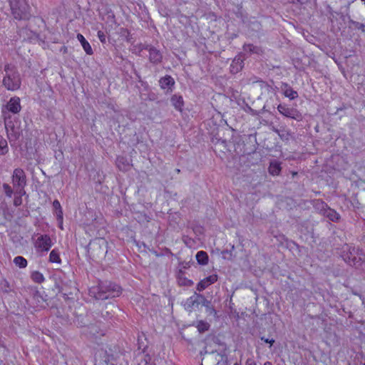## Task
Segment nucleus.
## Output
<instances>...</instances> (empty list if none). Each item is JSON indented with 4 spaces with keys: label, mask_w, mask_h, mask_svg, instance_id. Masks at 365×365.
<instances>
[{
    "label": "nucleus",
    "mask_w": 365,
    "mask_h": 365,
    "mask_svg": "<svg viewBox=\"0 0 365 365\" xmlns=\"http://www.w3.org/2000/svg\"><path fill=\"white\" fill-rule=\"evenodd\" d=\"M261 339L264 341L265 343L270 344V346H272L274 343V340L273 339H269L262 336L261 337Z\"/></svg>",
    "instance_id": "obj_41"
},
{
    "label": "nucleus",
    "mask_w": 365,
    "mask_h": 365,
    "mask_svg": "<svg viewBox=\"0 0 365 365\" xmlns=\"http://www.w3.org/2000/svg\"><path fill=\"white\" fill-rule=\"evenodd\" d=\"M217 274H212L209 277H207L202 279L197 285V289L199 292L203 291L209 285L214 284L217 280Z\"/></svg>",
    "instance_id": "obj_14"
},
{
    "label": "nucleus",
    "mask_w": 365,
    "mask_h": 365,
    "mask_svg": "<svg viewBox=\"0 0 365 365\" xmlns=\"http://www.w3.org/2000/svg\"><path fill=\"white\" fill-rule=\"evenodd\" d=\"M6 108L14 114L19 113L21 109L20 98L16 96L11 98L6 105Z\"/></svg>",
    "instance_id": "obj_13"
},
{
    "label": "nucleus",
    "mask_w": 365,
    "mask_h": 365,
    "mask_svg": "<svg viewBox=\"0 0 365 365\" xmlns=\"http://www.w3.org/2000/svg\"><path fill=\"white\" fill-rule=\"evenodd\" d=\"M14 204L16 206H19L21 204V196L19 195V197H15Z\"/></svg>",
    "instance_id": "obj_42"
},
{
    "label": "nucleus",
    "mask_w": 365,
    "mask_h": 365,
    "mask_svg": "<svg viewBox=\"0 0 365 365\" xmlns=\"http://www.w3.org/2000/svg\"><path fill=\"white\" fill-rule=\"evenodd\" d=\"M142 50H146L149 53V61L155 65H158L162 62L163 54L160 50L157 49L152 45H143Z\"/></svg>",
    "instance_id": "obj_9"
},
{
    "label": "nucleus",
    "mask_w": 365,
    "mask_h": 365,
    "mask_svg": "<svg viewBox=\"0 0 365 365\" xmlns=\"http://www.w3.org/2000/svg\"><path fill=\"white\" fill-rule=\"evenodd\" d=\"M245 365H257L256 363L252 359H247Z\"/></svg>",
    "instance_id": "obj_43"
},
{
    "label": "nucleus",
    "mask_w": 365,
    "mask_h": 365,
    "mask_svg": "<svg viewBox=\"0 0 365 365\" xmlns=\"http://www.w3.org/2000/svg\"><path fill=\"white\" fill-rule=\"evenodd\" d=\"M9 152L6 140L0 135V155H6Z\"/></svg>",
    "instance_id": "obj_30"
},
{
    "label": "nucleus",
    "mask_w": 365,
    "mask_h": 365,
    "mask_svg": "<svg viewBox=\"0 0 365 365\" xmlns=\"http://www.w3.org/2000/svg\"><path fill=\"white\" fill-rule=\"evenodd\" d=\"M342 250L343 251L341 256L344 254L348 255V256L351 257H353L354 255H364L362 250H360L359 248H355L354 247H351L349 245H344Z\"/></svg>",
    "instance_id": "obj_16"
},
{
    "label": "nucleus",
    "mask_w": 365,
    "mask_h": 365,
    "mask_svg": "<svg viewBox=\"0 0 365 365\" xmlns=\"http://www.w3.org/2000/svg\"><path fill=\"white\" fill-rule=\"evenodd\" d=\"M159 84L162 89H171L175 85V81L172 76L166 75L159 80Z\"/></svg>",
    "instance_id": "obj_17"
},
{
    "label": "nucleus",
    "mask_w": 365,
    "mask_h": 365,
    "mask_svg": "<svg viewBox=\"0 0 365 365\" xmlns=\"http://www.w3.org/2000/svg\"><path fill=\"white\" fill-rule=\"evenodd\" d=\"M253 83H259V87L268 93L274 91L273 88L262 80H256L254 81Z\"/></svg>",
    "instance_id": "obj_31"
},
{
    "label": "nucleus",
    "mask_w": 365,
    "mask_h": 365,
    "mask_svg": "<svg viewBox=\"0 0 365 365\" xmlns=\"http://www.w3.org/2000/svg\"><path fill=\"white\" fill-rule=\"evenodd\" d=\"M273 131L280 135L279 130L277 128H273Z\"/></svg>",
    "instance_id": "obj_44"
},
{
    "label": "nucleus",
    "mask_w": 365,
    "mask_h": 365,
    "mask_svg": "<svg viewBox=\"0 0 365 365\" xmlns=\"http://www.w3.org/2000/svg\"><path fill=\"white\" fill-rule=\"evenodd\" d=\"M196 259L201 265H205L208 263V255L205 251H199L196 254Z\"/></svg>",
    "instance_id": "obj_24"
},
{
    "label": "nucleus",
    "mask_w": 365,
    "mask_h": 365,
    "mask_svg": "<svg viewBox=\"0 0 365 365\" xmlns=\"http://www.w3.org/2000/svg\"><path fill=\"white\" fill-rule=\"evenodd\" d=\"M178 282L180 286L191 287L193 284V282L188 279L184 276L182 271H180L178 276Z\"/></svg>",
    "instance_id": "obj_23"
},
{
    "label": "nucleus",
    "mask_w": 365,
    "mask_h": 365,
    "mask_svg": "<svg viewBox=\"0 0 365 365\" xmlns=\"http://www.w3.org/2000/svg\"><path fill=\"white\" fill-rule=\"evenodd\" d=\"M233 365H241L240 362H235Z\"/></svg>",
    "instance_id": "obj_46"
},
{
    "label": "nucleus",
    "mask_w": 365,
    "mask_h": 365,
    "mask_svg": "<svg viewBox=\"0 0 365 365\" xmlns=\"http://www.w3.org/2000/svg\"><path fill=\"white\" fill-rule=\"evenodd\" d=\"M344 260L349 265L353 266L356 268H359L364 263V255H354L353 257H349L348 255L344 254L342 255Z\"/></svg>",
    "instance_id": "obj_12"
},
{
    "label": "nucleus",
    "mask_w": 365,
    "mask_h": 365,
    "mask_svg": "<svg viewBox=\"0 0 365 365\" xmlns=\"http://www.w3.org/2000/svg\"><path fill=\"white\" fill-rule=\"evenodd\" d=\"M11 13L16 20H28L31 18L30 6L25 0H8Z\"/></svg>",
    "instance_id": "obj_3"
},
{
    "label": "nucleus",
    "mask_w": 365,
    "mask_h": 365,
    "mask_svg": "<svg viewBox=\"0 0 365 365\" xmlns=\"http://www.w3.org/2000/svg\"><path fill=\"white\" fill-rule=\"evenodd\" d=\"M115 164L118 168L121 171H126L130 168L128 161L123 156L117 157Z\"/></svg>",
    "instance_id": "obj_20"
},
{
    "label": "nucleus",
    "mask_w": 365,
    "mask_h": 365,
    "mask_svg": "<svg viewBox=\"0 0 365 365\" xmlns=\"http://www.w3.org/2000/svg\"><path fill=\"white\" fill-rule=\"evenodd\" d=\"M289 3L294 4H304L308 2L309 0H287Z\"/></svg>",
    "instance_id": "obj_38"
},
{
    "label": "nucleus",
    "mask_w": 365,
    "mask_h": 365,
    "mask_svg": "<svg viewBox=\"0 0 365 365\" xmlns=\"http://www.w3.org/2000/svg\"><path fill=\"white\" fill-rule=\"evenodd\" d=\"M172 105L179 111H182L184 106L183 98L181 96L175 94L171 97Z\"/></svg>",
    "instance_id": "obj_19"
},
{
    "label": "nucleus",
    "mask_w": 365,
    "mask_h": 365,
    "mask_svg": "<svg viewBox=\"0 0 365 365\" xmlns=\"http://www.w3.org/2000/svg\"><path fill=\"white\" fill-rule=\"evenodd\" d=\"M97 36L102 43H105L106 42V36L103 31H98Z\"/></svg>",
    "instance_id": "obj_36"
},
{
    "label": "nucleus",
    "mask_w": 365,
    "mask_h": 365,
    "mask_svg": "<svg viewBox=\"0 0 365 365\" xmlns=\"http://www.w3.org/2000/svg\"><path fill=\"white\" fill-rule=\"evenodd\" d=\"M244 66V60L242 58L241 56H236L231 65H230V72L232 73H237L240 72Z\"/></svg>",
    "instance_id": "obj_15"
},
{
    "label": "nucleus",
    "mask_w": 365,
    "mask_h": 365,
    "mask_svg": "<svg viewBox=\"0 0 365 365\" xmlns=\"http://www.w3.org/2000/svg\"><path fill=\"white\" fill-rule=\"evenodd\" d=\"M0 348H1V346L0 345ZM2 348H4V346H2Z\"/></svg>",
    "instance_id": "obj_50"
},
{
    "label": "nucleus",
    "mask_w": 365,
    "mask_h": 365,
    "mask_svg": "<svg viewBox=\"0 0 365 365\" xmlns=\"http://www.w3.org/2000/svg\"><path fill=\"white\" fill-rule=\"evenodd\" d=\"M31 278L34 282L38 283V284L43 282L45 280V278H44L43 274L38 271L32 272L31 274Z\"/></svg>",
    "instance_id": "obj_27"
},
{
    "label": "nucleus",
    "mask_w": 365,
    "mask_h": 365,
    "mask_svg": "<svg viewBox=\"0 0 365 365\" xmlns=\"http://www.w3.org/2000/svg\"><path fill=\"white\" fill-rule=\"evenodd\" d=\"M13 285L6 279L0 281V292L4 294H9L13 291Z\"/></svg>",
    "instance_id": "obj_22"
},
{
    "label": "nucleus",
    "mask_w": 365,
    "mask_h": 365,
    "mask_svg": "<svg viewBox=\"0 0 365 365\" xmlns=\"http://www.w3.org/2000/svg\"><path fill=\"white\" fill-rule=\"evenodd\" d=\"M53 207L55 210L61 209V204L58 200H55L53 202Z\"/></svg>",
    "instance_id": "obj_39"
},
{
    "label": "nucleus",
    "mask_w": 365,
    "mask_h": 365,
    "mask_svg": "<svg viewBox=\"0 0 365 365\" xmlns=\"http://www.w3.org/2000/svg\"><path fill=\"white\" fill-rule=\"evenodd\" d=\"M121 292L120 287L111 282H101L98 286L93 287L89 290L90 294L98 300L119 297Z\"/></svg>",
    "instance_id": "obj_1"
},
{
    "label": "nucleus",
    "mask_w": 365,
    "mask_h": 365,
    "mask_svg": "<svg viewBox=\"0 0 365 365\" xmlns=\"http://www.w3.org/2000/svg\"><path fill=\"white\" fill-rule=\"evenodd\" d=\"M277 110L280 114L287 118L297 121H301L303 119L302 114L297 108L289 107L285 104L278 105Z\"/></svg>",
    "instance_id": "obj_6"
},
{
    "label": "nucleus",
    "mask_w": 365,
    "mask_h": 365,
    "mask_svg": "<svg viewBox=\"0 0 365 365\" xmlns=\"http://www.w3.org/2000/svg\"><path fill=\"white\" fill-rule=\"evenodd\" d=\"M284 94L286 97H288L289 99L293 100L298 97V93L297 91H294L292 88L288 87L284 92Z\"/></svg>",
    "instance_id": "obj_32"
},
{
    "label": "nucleus",
    "mask_w": 365,
    "mask_h": 365,
    "mask_svg": "<svg viewBox=\"0 0 365 365\" xmlns=\"http://www.w3.org/2000/svg\"><path fill=\"white\" fill-rule=\"evenodd\" d=\"M49 262L52 263L61 264L60 252L58 249H53L49 255Z\"/></svg>",
    "instance_id": "obj_25"
},
{
    "label": "nucleus",
    "mask_w": 365,
    "mask_h": 365,
    "mask_svg": "<svg viewBox=\"0 0 365 365\" xmlns=\"http://www.w3.org/2000/svg\"><path fill=\"white\" fill-rule=\"evenodd\" d=\"M52 245V241L49 235H41L36 240L35 247L41 252H48Z\"/></svg>",
    "instance_id": "obj_11"
},
{
    "label": "nucleus",
    "mask_w": 365,
    "mask_h": 365,
    "mask_svg": "<svg viewBox=\"0 0 365 365\" xmlns=\"http://www.w3.org/2000/svg\"><path fill=\"white\" fill-rule=\"evenodd\" d=\"M269 173L272 175H278L281 171V166L277 162H272L269 166Z\"/></svg>",
    "instance_id": "obj_26"
},
{
    "label": "nucleus",
    "mask_w": 365,
    "mask_h": 365,
    "mask_svg": "<svg viewBox=\"0 0 365 365\" xmlns=\"http://www.w3.org/2000/svg\"><path fill=\"white\" fill-rule=\"evenodd\" d=\"M243 50L245 52L250 53V54L256 53V54L260 55L263 53L262 49L260 47L254 46L253 44H251V43L245 44L243 46Z\"/></svg>",
    "instance_id": "obj_21"
},
{
    "label": "nucleus",
    "mask_w": 365,
    "mask_h": 365,
    "mask_svg": "<svg viewBox=\"0 0 365 365\" xmlns=\"http://www.w3.org/2000/svg\"><path fill=\"white\" fill-rule=\"evenodd\" d=\"M112 311L113 310H110L109 307L106 306V309L102 311V317L106 320L110 319L113 317Z\"/></svg>",
    "instance_id": "obj_34"
},
{
    "label": "nucleus",
    "mask_w": 365,
    "mask_h": 365,
    "mask_svg": "<svg viewBox=\"0 0 365 365\" xmlns=\"http://www.w3.org/2000/svg\"><path fill=\"white\" fill-rule=\"evenodd\" d=\"M91 249L94 256L104 257L108 252V242L104 239H98L93 243Z\"/></svg>",
    "instance_id": "obj_8"
},
{
    "label": "nucleus",
    "mask_w": 365,
    "mask_h": 365,
    "mask_svg": "<svg viewBox=\"0 0 365 365\" xmlns=\"http://www.w3.org/2000/svg\"><path fill=\"white\" fill-rule=\"evenodd\" d=\"M249 109H250V112H251L252 113H253V114L255 113V111H254V110H253V109H252L251 108H249Z\"/></svg>",
    "instance_id": "obj_45"
},
{
    "label": "nucleus",
    "mask_w": 365,
    "mask_h": 365,
    "mask_svg": "<svg viewBox=\"0 0 365 365\" xmlns=\"http://www.w3.org/2000/svg\"><path fill=\"white\" fill-rule=\"evenodd\" d=\"M5 128L9 142L15 143L20 137V128L15 126L12 121H5Z\"/></svg>",
    "instance_id": "obj_10"
},
{
    "label": "nucleus",
    "mask_w": 365,
    "mask_h": 365,
    "mask_svg": "<svg viewBox=\"0 0 365 365\" xmlns=\"http://www.w3.org/2000/svg\"><path fill=\"white\" fill-rule=\"evenodd\" d=\"M355 28L358 29H361L362 31H364V25L363 24L359 23V22H353Z\"/></svg>",
    "instance_id": "obj_40"
},
{
    "label": "nucleus",
    "mask_w": 365,
    "mask_h": 365,
    "mask_svg": "<svg viewBox=\"0 0 365 365\" xmlns=\"http://www.w3.org/2000/svg\"><path fill=\"white\" fill-rule=\"evenodd\" d=\"M89 331H88V334L91 336H94V337H98V335H103V333L101 332L99 333V331H98V328L94 326V325H91L90 327H88Z\"/></svg>",
    "instance_id": "obj_33"
},
{
    "label": "nucleus",
    "mask_w": 365,
    "mask_h": 365,
    "mask_svg": "<svg viewBox=\"0 0 365 365\" xmlns=\"http://www.w3.org/2000/svg\"><path fill=\"white\" fill-rule=\"evenodd\" d=\"M14 263L19 267V268H25L27 266V260L21 257V256H17L14 257Z\"/></svg>",
    "instance_id": "obj_28"
},
{
    "label": "nucleus",
    "mask_w": 365,
    "mask_h": 365,
    "mask_svg": "<svg viewBox=\"0 0 365 365\" xmlns=\"http://www.w3.org/2000/svg\"><path fill=\"white\" fill-rule=\"evenodd\" d=\"M3 86L8 91H15L21 88V78L16 66L6 63L4 68Z\"/></svg>",
    "instance_id": "obj_2"
},
{
    "label": "nucleus",
    "mask_w": 365,
    "mask_h": 365,
    "mask_svg": "<svg viewBox=\"0 0 365 365\" xmlns=\"http://www.w3.org/2000/svg\"><path fill=\"white\" fill-rule=\"evenodd\" d=\"M11 182L16 194L23 196L26 194L25 187L27 184L26 175L21 168H16L13 171Z\"/></svg>",
    "instance_id": "obj_5"
},
{
    "label": "nucleus",
    "mask_w": 365,
    "mask_h": 365,
    "mask_svg": "<svg viewBox=\"0 0 365 365\" xmlns=\"http://www.w3.org/2000/svg\"><path fill=\"white\" fill-rule=\"evenodd\" d=\"M77 39L80 41L83 48L88 55L93 54V49L90 43L86 40L84 36L81 34H77Z\"/></svg>",
    "instance_id": "obj_18"
},
{
    "label": "nucleus",
    "mask_w": 365,
    "mask_h": 365,
    "mask_svg": "<svg viewBox=\"0 0 365 365\" xmlns=\"http://www.w3.org/2000/svg\"><path fill=\"white\" fill-rule=\"evenodd\" d=\"M60 227H61V229H63V227H62V223H61Z\"/></svg>",
    "instance_id": "obj_49"
},
{
    "label": "nucleus",
    "mask_w": 365,
    "mask_h": 365,
    "mask_svg": "<svg viewBox=\"0 0 365 365\" xmlns=\"http://www.w3.org/2000/svg\"><path fill=\"white\" fill-rule=\"evenodd\" d=\"M3 188L5 192L6 195L7 197H11L13 194V190H12L11 187L7 183H4Z\"/></svg>",
    "instance_id": "obj_35"
},
{
    "label": "nucleus",
    "mask_w": 365,
    "mask_h": 365,
    "mask_svg": "<svg viewBox=\"0 0 365 365\" xmlns=\"http://www.w3.org/2000/svg\"><path fill=\"white\" fill-rule=\"evenodd\" d=\"M3 113H4V115L5 118H6V113L3 111Z\"/></svg>",
    "instance_id": "obj_48"
},
{
    "label": "nucleus",
    "mask_w": 365,
    "mask_h": 365,
    "mask_svg": "<svg viewBox=\"0 0 365 365\" xmlns=\"http://www.w3.org/2000/svg\"><path fill=\"white\" fill-rule=\"evenodd\" d=\"M264 365H272V364L270 362H266V363H264Z\"/></svg>",
    "instance_id": "obj_47"
},
{
    "label": "nucleus",
    "mask_w": 365,
    "mask_h": 365,
    "mask_svg": "<svg viewBox=\"0 0 365 365\" xmlns=\"http://www.w3.org/2000/svg\"><path fill=\"white\" fill-rule=\"evenodd\" d=\"M202 305L206 307L210 313L216 314L215 309L211 305V302L207 300L202 294L195 293L192 296L187 298L183 303L185 309L190 312L195 307Z\"/></svg>",
    "instance_id": "obj_4"
},
{
    "label": "nucleus",
    "mask_w": 365,
    "mask_h": 365,
    "mask_svg": "<svg viewBox=\"0 0 365 365\" xmlns=\"http://www.w3.org/2000/svg\"><path fill=\"white\" fill-rule=\"evenodd\" d=\"M196 327L200 333H204L209 330L210 325L207 322L200 320L197 322Z\"/></svg>",
    "instance_id": "obj_29"
},
{
    "label": "nucleus",
    "mask_w": 365,
    "mask_h": 365,
    "mask_svg": "<svg viewBox=\"0 0 365 365\" xmlns=\"http://www.w3.org/2000/svg\"><path fill=\"white\" fill-rule=\"evenodd\" d=\"M57 220L60 223L63 222V210L62 208L60 210H55Z\"/></svg>",
    "instance_id": "obj_37"
},
{
    "label": "nucleus",
    "mask_w": 365,
    "mask_h": 365,
    "mask_svg": "<svg viewBox=\"0 0 365 365\" xmlns=\"http://www.w3.org/2000/svg\"><path fill=\"white\" fill-rule=\"evenodd\" d=\"M317 208L324 216L329 218L332 222H337L340 219V215L334 210L328 207V205L323 201L318 200L317 202Z\"/></svg>",
    "instance_id": "obj_7"
}]
</instances>
